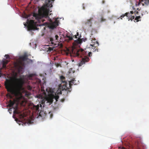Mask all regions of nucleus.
Here are the masks:
<instances>
[{
  "label": "nucleus",
  "mask_w": 149,
  "mask_h": 149,
  "mask_svg": "<svg viewBox=\"0 0 149 149\" xmlns=\"http://www.w3.org/2000/svg\"><path fill=\"white\" fill-rule=\"evenodd\" d=\"M130 16H131V17L130 18V19L131 20L134 19V16H132L131 15H130Z\"/></svg>",
  "instance_id": "obj_24"
},
{
  "label": "nucleus",
  "mask_w": 149,
  "mask_h": 149,
  "mask_svg": "<svg viewBox=\"0 0 149 149\" xmlns=\"http://www.w3.org/2000/svg\"><path fill=\"white\" fill-rule=\"evenodd\" d=\"M8 111L10 113H11L12 111V108L9 109Z\"/></svg>",
  "instance_id": "obj_23"
},
{
  "label": "nucleus",
  "mask_w": 149,
  "mask_h": 149,
  "mask_svg": "<svg viewBox=\"0 0 149 149\" xmlns=\"http://www.w3.org/2000/svg\"><path fill=\"white\" fill-rule=\"evenodd\" d=\"M49 114L50 116V118H52V117L53 116V114L51 112H49Z\"/></svg>",
  "instance_id": "obj_20"
},
{
  "label": "nucleus",
  "mask_w": 149,
  "mask_h": 149,
  "mask_svg": "<svg viewBox=\"0 0 149 149\" xmlns=\"http://www.w3.org/2000/svg\"><path fill=\"white\" fill-rule=\"evenodd\" d=\"M76 81L75 79H73L69 82V88H71V86L73 84L76 85V83H75V81Z\"/></svg>",
  "instance_id": "obj_14"
},
{
  "label": "nucleus",
  "mask_w": 149,
  "mask_h": 149,
  "mask_svg": "<svg viewBox=\"0 0 149 149\" xmlns=\"http://www.w3.org/2000/svg\"><path fill=\"white\" fill-rule=\"evenodd\" d=\"M13 82V79H6L4 82L5 88L9 93L6 94V96L12 99V95L18 96L21 94V91L22 89V86L24 81L22 78H14Z\"/></svg>",
  "instance_id": "obj_1"
},
{
  "label": "nucleus",
  "mask_w": 149,
  "mask_h": 149,
  "mask_svg": "<svg viewBox=\"0 0 149 149\" xmlns=\"http://www.w3.org/2000/svg\"><path fill=\"white\" fill-rule=\"evenodd\" d=\"M142 1L144 2L146 4L149 3V0H142Z\"/></svg>",
  "instance_id": "obj_16"
},
{
  "label": "nucleus",
  "mask_w": 149,
  "mask_h": 149,
  "mask_svg": "<svg viewBox=\"0 0 149 149\" xmlns=\"http://www.w3.org/2000/svg\"><path fill=\"white\" fill-rule=\"evenodd\" d=\"M59 98V97L57 94H55V95H54L52 94L49 95L48 97H46V101L47 102L49 103L50 104L52 103L54 99H55L56 101H57Z\"/></svg>",
  "instance_id": "obj_5"
},
{
  "label": "nucleus",
  "mask_w": 149,
  "mask_h": 149,
  "mask_svg": "<svg viewBox=\"0 0 149 149\" xmlns=\"http://www.w3.org/2000/svg\"><path fill=\"white\" fill-rule=\"evenodd\" d=\"M92 40L95 41L94 42H92L91 44H90V45L92 47L91 50L93 52H95L97 50V51H98L97 46L99 45V43L97 41H96L95 38H92L91 41H93Z\"/></svg>",
  "instance_id": "obj_7"
},
{
  "label": "nucleus",
  "mask_w": 149,
  "mask_h": 149,
  "mask_svg": "<svg viewBox=\"0 0 149 149\" xmlns=\"http://www.w3.org/2000/svg\"><path fill=\"white\" fill-rule=\"evenodd\" d=\"M133 12L132 11H130V13H126L124 14H123L121 15L120 17L121 18V19H122V18L124 17L125 16H126L127 17H129L130 16V15H131V14H133Z\"/></svg>",
  "instance_id": "obj_12"
},
{
  "label": "nucleus",
  "mask_w": 149,
  "mask_h": 149,
  "mask_svg": "<svg viewBox=\"0 0 149 149\" xmlns=\"http://www.w3.org/2000/svg\"><path fill=\"white\" fill-rule=\"evenodd\" d=\"M2 73H1V70L0 69V77H1V75H2Z\"/></svg>",
  "instance_id": "obj_34"
},
{
  "label": "nucleus",
  "mask_w": 149,
  "mask_h": 149,
  "mask_svg": "<svg viewBox=\"0 0 149 149\" xmlns=\"http://www.w3.org/2000/svg\"><path fill=\"white\" fill-rule=\"evenodd\" d=\"M93 19V17L87 19L86 21L84 22L83 24V27L84 29L89 30L92 26V21Z\"/></svg>",
  "instance_id": "obj_4"
},
{
  "label": "nucleus",
  "mask_w": 149,
  "mask_h": 149,
  "mask_svg": "<svg viewBox=\"0 0 149 149\" xmlns=\"http://www.w3.org/2000/svg\"><path fill=\"white\" fill-rule=\"evenodd\" d=\"M82 6H83V9H84L85 8V7L84 6V4H83Z\"/></svg>",
  "instance_id": "obj_30"
},
{
  "label": "nucleus",
  "mask_w": 149,
  "mask_h": 149,
  "mask_svg": "<svg viewBox=\"0 0 149 149\" xmlns=\"http://www.w3.org/2000/svg\"><path fill=\"white\" fill-rule=\"evenodd\" d=\"M28 55L26 54H25L23 56H21L20 59L23 61H26L28 59Z\"/></svg>",
  "instance_id": "obj_13"
},
{
  "label": "nucleus",
  "mask_w": 149,
  "mask_h": 149,
  "mask_svg": "<svg viewBox=\"0 0 149 149\" xmlns=\"http://www.w3.org/2000/svg\"><path fill=\"white\" fill-rule=\"evenodd\" d=\"M14 113L19 114V117L21 118H23L24 116V115L22 114V112L17 110V107H16L15 109L13 111Z\"/></svg>",
  "instance_id": "obj_10"
},
{
  "label": "nucleus",
  "mask_w": 149,
  "mask_h": 149,
  "mask_svg": "<svg viewBox=\"0 0 149 149\" xmlns=\"http://www.w3.org/2000/svg\"><path fill=\"white\" fill-rule=\"evenodd\" d=\"M35 24L34 21L33 20H30L29 22V24L28 26V29L29 30H34V27L33 25Z\"/></svg>",
  "instance_id": "obj_9"
},
{
  "label": "nucleus",
  "mask_w": 149,
  "mask_h": 149,
  "mask_svg": "<svg viewBox=\"0 0 149 149\" xmlns=\"http://www.w3.org/2000/svg\"><path fill=\"white\" fill-rule=\"evenodd\" d=\"M65 100V99H61V102H63Z\"/></svg>",
  "instance_id": "obj_27"
},
{
  "label": "nucleus",
  "mask_w": 149,
  "mask_h": 149,
  "mask_svg": "<svg viewBox=\"0 0 149 149\" xmlns=\"http://www.w3.org/2000/svg\"><path fill=\"white\" fill-rule=\"evenodd\" d=\"M54 0H51V2L52 3H52H53L54 2Z\"/></svg>",
  "instance_id": "obj_33"
},
{
  "label": "nucleus",
  "mask_w": 149,
  "mask_h": 149,
  "mask_svg": "<svg viewBox=\"0 0 149 149\" xmlns=\"http://www.w3.org/2000/svg\"><path fill=\"white\" fill-rule=\"evenodd\" d=\"M15 102L14 101H12L11 100H10L9 101V103L7 105V107H12L14 104Z\"/></svg>",
  "instance_id": "obj_15"
},
{
  "label": "nucleus",
  "mask_w": 149,
  "mask_h": 149,
  "mask_svg": "<svg viewBox=\"0 0 149 149\" xmlns=\"http://www.w3.org/2000/svg\"><path fill=\"white\" fill-rule=\"evenodd\" d=\"M141 18V17L140 16H137V17H136L135 18V20H137V21H139V19H140V18Z\"/></svg>",
  "instance_id": "obj_17"
},
{
  "label": "nucleus",
  "mask_w": 149,
  "mask_h": 149,
  "mask_svg": "<svg viewBox=\"0 0 149 149\" xmlns=\"http://www.w3.org/2000/svg\"><path fill=\"white\" fill-rule=\"evenodd\" d=\"M58 36L57 35H56L55 36V38H56V40H58Z\"/></svg>",
  "instance_id": "obj_26"
},
{
  "label": "nucleus",
  "mask_w": 149,
  "mask_h": 149,
  "mask_svg": "<svg viewBox=\"0 0 149 149\" xmlns=\"http://www.w3.org/2000/svg\"><path fill=\"white\" fill-rule=\"evenodd\" d=\"M42 112H41V111H40V112L39 113V115L40 116H41V117H42V116H41V113H42Z\"/></svg>",
  "instance_id": "obj_28"
},
{
  "label": "nucleus",
  "mask_w": 149,
  "mask_h": 149,
  "mask_svg": "<svg viewBox=\"0 0 149 149\" xmlns=\"http://www.w3.org/2000/svg\"><path fill=\"white\" fill-rule=\"evenodd\" d=\"M77 35H74L72 36L70 35H67V38H69L70 40L73 39V38L78 39L74 40L73 43V46L72 47L70 51V52L71 56L74 57L82 58V60L78 64L79 66H80L85 64L86 62H88L89 60V58L86 56L87 53L85 50L82 49H78L75 47V46L77 45L78 44H80L82 42L81 39L79 37H77V36H78L79 34L77 32Z\"/></svg>",
  "instance_id": "obj_2"
},
{
  "label": "nucleus",
  "mask_w": 149,
  "mask_h": 149,
  "mask_svg": "<svg viewBox=\"0 0 149 149\" xmlns=\"http://www.w3.org/2000/svg\"><path fill=\"white\" fill-rule=\"evenodd\" d=\"M92 53L91 52H88V56H92Z\"/></svg>",
  "instance_id": "obj_25"
},
{
  "label": "nucleus",
  "mask_w": 149,
  "mask_h": 149,
  "mask_svg": "<svg viewBox=\"0 0 149 149\" xmlns=\"http://www.w3.org/2000/svg\"><path fill=\"white\" fill-rule=\"evenodd\" d=\"M40 82H41V81H40V80L39 81V83L40 84Z\"/></svg>",
  "instance_id": "obj_35"
},
{
  "label": "nucleus",
  "mask_w": 149,
  "mask_h": 149,
  "mask_svg": "<svg viewBox=\"0 0 149 149\" xmlns=\"http://www.w3.org/2000/svg\"><path fill=\"white\" fill-rule=\"evenodd\" d=\"M50 41L51 42L52 44H54V42H53L54 40L53 38H50Z\"/></svg>",
  "instance_id": "obj_18"
},
{
  "label": "nucleus",
  "mask_w": 149,
  "mask_h": 149,
  "mask_svg": "<svg viewBox=\"0 0 149 149\" xmlns=\"http://www.w3.org/2000/svg\"><path fill=\"white\" fill-rule=\"evenodd\" d=\"M41 20H42V22H44V20H43V19H42Z\"/></svg>",
  "instance_id": "obj_36"
},
{
  "label": "nucleus",
  "mask_w": 149,
  "mask_h": 149,
  "mask_svg": "<svg viewBox=\"0 0 149 149\" xmlns=\"http://www.w3.org/2000/svg\"><path fill=\"white\" fill-rule=\"evenodd\" d=\"M5 57H6V59H8L10 58V57L8 54H6L5 56Z\"/></svg>",
  "instance_id": "obj_22"
},
{
  "label": "nucleus",
  "mask_w": 149,
  "mask_h": 149,
  "mask_svg": "<svg viewBox=\"0 0 149 149\" xmlns=\"http://www.w3.org/2000/svg\"><path fill=\"white\" fill-rule=\"evenodd\" d=\"M105 21V19L103 18V17H102L101 18V21H100V22H102L104 21Z\"/></svg>",
  "instance_id": "obj_21"
},
{
  "label": "nucleus",
  "mask_w": 149,
  "mask_h": 149,
  "mask_svg": "<svg viewBox=\"0 0 149 149\" xmlns=\"http://www.w3.org/2000/svg\"><path fill=\"white\" fill-rule=\"evenodd\" d=\"M58 21L56 19L54 22L50 21V22L47 24L48 27L50 29H54L56 28L58 25Z\"/></svg>",
  "instance_id": "obj_8"
},
{
  "label": "nucleus",
  "mask_w": 149,
  "mask_h": 149,
  "mask_svg": "<svg viewBox=\"0 0 149 149\" xmlns=\"http://www.w3.org/2000/svg\"><path fill=\"white\" fill-rule=\"evenodd\" d=\"M9 61L8 60H4L2 61V68H4L6 69L7 67L6 65L9 62Z\"/></svg>",
  "instance_id": "obj_11"
},
{
  "label": "nucleus",
  "mask_w": 149,
  "mask_h": 149,
  "mask_svg": "<svg viewBox=\"0 0 149 149\" xmlns=\"http://www.w3.org/2000/svg\"><path fill=\"white\" fill-rule=\"evenodd\" d=\"M60 79L62 83L63 84V89L65 91H67V93H68V92H70L71 91V88H69L67 87V82L65 81V77L63 76H61L60 77Z\"/></svg>",
  "instance_id": "obj_6"
},
{
  "label": "nucleus",
  "mask_w": 149,
  "mask_h": 149,
  "mask_svg": "<svg viewBox=\"0 0 149 149\" xmlns=\"http://www.w3.org/2000/svg\"><path fill=\"white\" fill-rule=\"evenodd\" d=\"M105 1L104 0H102V4H104L105 3Z\"/></svg>",
  "instance_id": "obj_29"
},
{
  "label": "nucleus",
  "mask_w": 149,
  "mask_h": 149,
  "mask_svg": "<svg viewBox=\"0 0 149 149\" xmlns=\"http://www.w3.org/2000/svg\"><path fill=\"white\" fill-rule=\"evenodd\" d=\"M35 109H36V110L37 111L38 110V109H39V105H37L35 107Z\"/></svg>",
  "instance_id": "obj_19"
},
{
  "label": "nucleus",
  "mask_w": 149,
  "mask_h": 149,
  "mask_svg": "<svg viewBox=\"0 0 149 149\" xmlns=\"http://www.w3.org/2000/svg\"><path fill=\"white\" fill-rule=\"evenodd\" d=\"M52 3L51 0H46L44 5L39 9L38 12L40 15L34 13L33 15V16L38 20L41 19L40 16L47 17L48 16V14L49 12V8L52 6Z\"/></svg>",
  "instance_id": "obj_3"
},
{
  "label": "nucleus",
  "mask_w": 149,
  "mask_h": 149,
  "mask_svg": "<svg viewBox=\"0 0 149 149\" xmlns=\"http://www.w3.org/2000/svg\"><path fill=\"white\" fill-rule=\"evenodd\" d=\"M63 47V45L61 44H60V47H61V48H62Z\"/></svg>",
  "instance_id": "obj_31"
},
{
  "label": "nucleus",
  "mask_w": 149,
  "mask_h": 149,
  "mask_svg": "<svg viewBox=\"0 0 149 149\" xmlns=\"http://www.w3.org/2000/svg\"><path fill=\"white\" fill-rule=\"evenodd\" d=\"M26 95H27L28 96H29L30 95L29 93H26Z\"/></svg>",
  "instance_id": "obj_32"
}]
</instances>
